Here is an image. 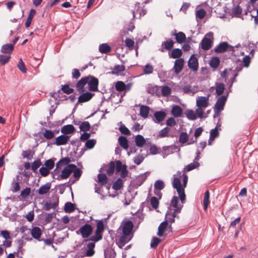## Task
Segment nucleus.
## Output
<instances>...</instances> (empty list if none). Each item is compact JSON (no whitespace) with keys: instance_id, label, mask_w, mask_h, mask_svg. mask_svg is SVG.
Instances as JSON below:
<instances>
[{"instance_id":"29","label":"nucleus","mask_w":258,"mask_h":258,"mask_svg":"<svg viewBox=\"0 0 258 258\" xmlns=\"http://www.w3.org/2000/svg\"><path fill=\"white\" fill-rule=\"evenodd\" d=\"M135 141L136 146L138 147H142L146 142L144 138L141 135H138L136 136Z\"/></svg>"},{"instance_id":"22","label":"nucleus","mask_w":258,"mask_h":258,"mask_svg":"<svg viewBox=\"0 0 258 258\" xmlns=\"http://www.w3.org/2000/svg\"><path fill=\"white\" fill-rule=\"evenodd\" d=\"M51 188V183L47 182L46 184L41 185L37 190L39 195H43L49 192Z\"/></svg>"},{"instance_id":"18","label":"nucleus","mask_w":258,"mask_h":258,"mask_svg":"<svg viewBox=\"0 0 258 258\" xmlns=\"http://www.w3.org/2000/svg\"><path fill=\"white\" fill-rule=\"evenodd\" d=\"M171 114L175 117L181 116L183 113V110L179 105H173L171 108Z\"/></svg>"},{"instance_id":"49","label":"nucleus","mask_w":258,"mask_h":258,"mask_svg":"<svg viewBox=\"0 0 258 258\" xmlns=\"http://www.w3.org/2000/svg\"><path fill=\"white\" fill-rule=\"evenodd\" d=\"M188 140V135L185 132H182L180 135L179 138V142L180 143L184 144Z\"/></svg>"},{"instance_id":"42","label":"nucleus","mask_w":258,"mask_h":258,"mask_svg":"<svg viewBox=\"0 0 258 258\" xmlns=\"http://www.w3.org/2000/svg\"><path fill=\"white\" fill-rule=\"evenodd\" d=\"M106 169V173L109 176L111 175L115 170V164L113 162H110L107 166Z\"/></svg>"},{"instance_id":"37","label":"nucleus","mask_w":258,"mask_h":258,"mask_svg":"<svg viewBox=\"0 0 258 258\" xmlns=\"http://www.w3.org/2000/svg\"><path fill=\"white\" fill-rule=\"evenodd\" d=\"M220 59L218 57H213L209 63L210 67L213 69H216L219 66Z\"/></svg>"},{"instance_id":"20","label":"nucleus","mask_w":258,"mask_h":258,"mask_svg":"<svg viewBox=\"0 0 258 258\" xmlns=\"http://www.w3.org/2000/svg\"><path fill=\"white\" fill-rule=\"evenodd\" d=\"M75 128L72 124H67L62 126L61 132L65 135L72 134L75 132Z\"/></svg>"},{"instance_id":"45","label":"nucleus","mask_w":258,"mask_h":258,"mask_svg":"<svg viewBox=\"0 0 258 258\" xmlns=\"http://www.w3.org/2000/svg\"><path fill=\"white\" fill-rule=\"evenodd\" d=\"M182 90L184 93L185 94H189L193 95L196 93L195 90L192 88L191 86L189 85L184 86L182 88Z\"/></svg>"},{"instance_id":"30","label":"nucleus","mask_w":258,"mask_h":258,"mask_svg":"<svg viewBox=\"0 0 258 258\" xmlns=\"http://www.w3.org/2000/svg\"><path fill=\"white\" fill-rule=\"evenodd\" d=\"M172 35H174L175 36V39L177 42L179 43H183L186 39V36L185 34L182 32L174 33V34H172Z\"/></svg>"},{"instance_id":"15","label":"nucleus","mask_w":258,"mask_h":258,"mask_svg":"<svg viewBox=\"0 0 258 258\" xmlns=\"http://www.w3.org/2000/svg\"><path fill=\"white\" fill-rule=\"evenodd\" d=\"M89 77L82 78L77 83L76 88L79 93H81L84 91V86L87 84Z\"/></svg>"},{"instance_id":"40","label":"nucleus","mask_w":258,"mask_h":258,"mask_svg":"<svg viewBox=\"0 0 258 258\" xmlns=\"http://www.w3.org/2000/svg\"><path fill=\"white\" fill-rule=\"evenodd\" d=\"M122 186V180L118 178L113 184L112 188L115 190H119Z\"/></svg>"},{"instance_id":"56","label":"nucleus","mask_w":258,"mask_h":258,"mask_svg":"<svg viewBox=\"0 0 258 258\" xmlns=\"http://www.w3.org/2000/svg\"><path fill=\"white\" fill-rule=\"evenodd\" d=\"M150 203L152 207L156 209L159 206V201L155 197H152L150 199Z\"/></svg>"},{"instance_id":"36","label":"nucleus","mask_w":258,"mask_h":258,"mask_svg":"<svg viewBox=\"0 0 258 258\" xmlns=\"http://www.w3.org/2000/svg\"><path fill=\"white\" fill-rule=\"evenodd\" d=\"M64 210L66 213H70L74 212L75 210V204L71 202L66 203L64 205Z\"/></svg>"},{"instance_id":"34","label":"nucleus","mask_w":258,"mask_h":258,"mask_svg":"<svg viewBox=\"0 0 258 258\" xmlns=\"http://www.w3.org/2000/svg\"><path fill=\"white\" fill-rule=\"evenodd\" d=\"M185 114L186 117L191 120H196L198 117V115L195 112L191 109H187L186 110Z\"/></svg>"},{"instance_id":"7","label":"nucleus","mask_w":258,"mask_h":258,"mask_svg":"<svg viewBox=\"0 0 258 258\" xmlns=\"http://www.w3.org/2000/svg\"><path fill=\"white\" fill-rule=\"evenodd\" d=\"M93 227L91 225L85 224L82 226L76 232L78 234L80 233L84 238H88L92 233Z\"/></svg>"},{"instance_id":"16","label":"nucleus","mask_w":258,"mask_h":258,"mask_svg":"<svg viewBox=\"0 0 258 258\" xmlns=\"http://www.w3.org/2000/svg\"><path fill=\"white\" fill-rule=\"evenodd\" d=\"M174 41L171 39H169L162 43L161 48L159 49L161 52H164L165 50H170L173 47Z\"/></svg>"},{"instance_id":"13","label":"nucleus","mask_w":258,"mask_h":258,"mask_svg":"<svg viewBox=\"0 0 258 258\" xmlns=\"http://www.w3.org/2000/svg\"><path fill=\"white\" fill-rule=\"evenodd\" d=\"M184 66V60L183 58H179L176 59L174 61V66L172 69V71H173L176 74H179Z\"/></svg>"},{"instance_id":"25","label":"nucleus","mask_w":258,"mask_h":258,"mask_svg":"<svg viewBox=\"0 0 258 258\" xmlns=\"http://www.w3.org/2000/svg\"><path fill=\"white\" fill-rule=\"evenodd\" d=\"M182 54L181 50L179 48H174L169 54L170 58H179Z\"/></svg>"},{"instance_id":"23","label":"nucleus","mask_w":258,"mask_h":258,"mask_svg":"<svg viewBox=\"0 0 258 258\" xmlns=\"http://www.w3.org/2000/svg\"><path fill=\"white\" fill-rule=\"evenodd\" d=\"M14 48V44H6L2 46L1 51L3 53L10 54L13 51Z\"/></svg>"},{"instance_id":"59","label":"nucleus","mask_w":258,"mask_h":258,"mask_svg":"<svg viewBox=\"0 0 258 258\" xmlns=\"http://www.w3.org/2000/svg\"><path fill=\"white\" fill-rule=\"evenodd\" d=\"M17 67L18 69L23 73H26L27 72V69L25 67V64L22 61V59H20L18 64Z\"/></svg>"},{"instance_id":"48","label":"nucleus","mask_w":258,"mask_h":258,"mask_svg":"<svg viewBox=\"0 0 258 258\" xmlns=\"http://www.w3.org/2000/svg\"><path fill=\"white\" fill-rule=\"evenodd\" d=\"M43 136L47 140L52 139L54 137V133L51 130H45V132L43 133Z\"/></svg>"},{"instance_id":"57","label":"nucleus","mask_w":258,"mask_h":258,"mask_svg":"<svg viewBox=\"0 0 258 258\" xmlns=\"http://www.w3.org/2000/svg\"><path fill=\"white\" fill-rule=\"evenodd\" d=\"M153 72V68L151 64H147L144 69V73L145 74H151Z\"/></svg>"},{"instance_id":"58","label":"nucleus","mask_w":258,"mask_h":258,"mask_svg":"<svg viewBox=\"0 0 258 258\" xmlns=\"http://www.w3.org/2000/svg\"><path fill=\"white\" fill-rule=\"evenodd\" d=\"M119 130L123 135H130L131 134L130 130L124 124H121L120 126Z\"/></svg>"},{"instance_id":"10","label":"nucleus","mask_w":258,"mask_h":258,"mask_svg":"<svg viewBox=\"0 0 258 258\" xmlns=\"http://www.w3.org/2000/svg\"><path fill=\"white\" fill-rule=\"evenodd\" d=\"M188 67L192 71H198L199 68L198 59L195 54H192L188 60Z\"/></svg>"},{"instance_id":"35","label":"nucleus","mask_w":258,"mask_h":258,"mask_svg":"<svg viewBox=\"0 0 258 258\" xmlns=\"http://www.w3.org/2000/svg\"><path fill=\"white\" fill-rule=\"evenodd\" d=\"M210 192L209 190H207L204 195V200H203V203H204V210L206 211L207 210L208 205L210 203Z\"/></svg>"},{"instance_id":"26","label":"nucleus","mask_w":258,"mask_h":258,"mask_svg":"<svg viewBox=\"0 0 258 258\" xmlns=\"http://www.w3.org/2000/svg\"><path fill=\"white\" fill-rule=\"evenodd\" d=\"M19 180V175H17L16 176V180L14 179L12 182L11 186L12 188L11 189V191L14 193L18 191L20 189V186L18 182Z\"/></svg>"},{"instance_id":"62","label":"nucleus","mask_w":258,"mask_h":258,"mask_svg":"<svg viewBox=\"0 0 258 258\" xmlns=\"http://www.w3.org/2000/svg\"><path fill=\"white\" fill-rule=\"evenodd\" d=\"M219 136V132L217 126H216L214 129L210 131V139H215Z\"/></svg>"},{"instance_id":"31","label":"nucleus","mask_w":258,"mask_h":258,"mask_svg":"<svg viewBox=\"0 0 258 258\" xmlns=\"http://www.w3.org/2000/svg\"><path fill=\"white\" fill-rule=\"evenodd\" d=\"M216 93L218 96L222 95L225 90L224 84L221 83H216L215 84Z\"/></svg>"},{"instance_id":"51","label":"nucleus","mask_w":258,"mask_h":258,"mask_svg":"<svg viewBox=\"0 0 258 258\" xmlns=\"http://www.w3.org/2000/svg\"><path fill=\"white\" fill-rule=\"evenodd\" d=\"M171 88L167 86H163L161 89V93L164 96H168L171 94Z\"/></svg>"},{"instance_id":"63","label":"nucleus","mask_w":258,"mask_h":258,"mask_svg":"<svg viewBox=\"0 0 258 258\" xmlns=\"http://www.w3.org/2000/svg\"><path fill=\"white\" fill-rule=\"evenodd\" d=\"M169 128L167 127H165L162 129L159 132L158 136L160 138L165 137L167 136L168 133L169 132Z\"/></svg>"},{"instance_id":"11","label":"nucleus","mask_w":258,"mask_h":258,"mask_svg":"<svg viewBox=\"0 0 258 258\" xmlns=\"http://www.w3.org/2000/svg\"><path fill=\"white\" fill-rule=\"evenodd\" d=\"M87 83L89 86V90L94 92L98 91L99 81L96 78L93 76L89 77V81Z\"/></svg>"},{"instance_id":"43","label":"nucleus","mask_w":258,"mask_h":258,"mask_svg":"<svg viewBox=\"0 0 258 258\" xmlns=\"http://www.w3.org/2000/svg\"><path fill=\"white\" fill-rule=\"evenodd\" d=\"M98 182L101 184L104 185L107 183L108 178L105 174L99 173L98 175Z\"/></svg>"},{"instance_id":"55","label":"nucleus","mask_w":258,"mask_h":258,"mask_svg":"<svg viewBox=\"0 0 258 258\" xmlns=\"http://www.w3.org/2000/svg\"><path fill=\"white\" fill-rule=\"evenodd\" d=\"M96 141L95 139L88 140L85 143V146L87 149H92L96 144Z\"/></svg>"},{"instance_id":"61","label":"nucleus","mask_w":258,"mask_h":258,"mask_svg":"<svg viewBox=\"0 0 258 258\" xmlns=\"http://www.w3.org/2000/svg\"><path fill=\"white\" fill-rule=\"evenodd\" d=\"M206 14V12L203 9H200L196 12V17L200 19H203Z\"/></svg>"},{"instance_id":"64","label":"nucleus","mask_w":258,"mask_h":258,"mask_svg":"<svg viewBox=\"0 0 258 258\" xmlns=\"http://www.w3.org/2000/svg\"><path fill=\"white\" fill-rule=\"evenodd\" d=\"M39 173L42 176L45 177L49 174L50 170L45 167H41L39 169Z\"/></svg>"},{"instance_id":"33","label":"nucleus","mask_w":258,"mask_h":258,"mask_svg":"<svg viewBox=\"0 0 258 258\" xmlns=\"http://www.w3.org/2000/svg\"><path fill=\"white\" fill-rule=\"evenodd\" d=\"M35 14L36 11L35 10L31 9L30 11L29 15L27 18V20L25 23V26L26 28H28L30 26L32 21L33 17L35 15Z\"/></svg>"},{"instance_id":"3","label":"nucleus","mask_w":258,"mask_h":258,"mask_svg":"<svg viewBox=\"0 0 258 258\" xmlns=\"http://www.w3.org/2000/svg\"><path fill=\"white\" fill-rule=\"evenodd\" d=\"M209 95L205 96H198L196 99V106L198 108L196 109L198 117L202 118L203 117L204 109L209 106Z\"/></svg>"},{"instance_id":"53","label":"nucleus","mask_w":258,"mask_h":258,"mask_svg":"<svg viewBox=\"0 0 258 258\" xmlns=\"http://www.w3.org/2000/svg\"><path fill=\"white\" fill-rule=\"evenodd\" d=\"M41 165V162L40 159H37L34 161L31 165V169L33 171L35 172L37 169Z\"/></svg>"},{"instance_id":"44","label":"nucleus","mask_w":258,"mask_h":258,"mask_svg":"<svg viewBox=\"0 0 258 258\" xmlns=\"http://www.w3.org/2000/svg\"><path fill=\"white\" fill-rule=\"evenodd\" d=\"M200 164L199 162H193L189 164L187 166H186L184 169L186 170V171H190L195 168H196L197 167L199 166Z\"/></svg>"},{"instance_id":"46","label":"nucleus","mask_w":258,"mask_h":258,"mask_svg":"<svg viewBox=\"0 0 258 258\" xmlns=\"http://www.w3.org/2000/svg\"><path fill=\"white\" fill-rule=\"evenodd\" d=\"M161 242V240L160 239L156 237H154L151 240L150 246L152 248H155Z\"/></svg>"},{"instance_id":"21","label":"nucleus","mask_w":258,"mask_h":258,"mask_svg":"<svg viewBox=\"0 0 258 258\" xmlns=\"http://www.w3.org/2000/svg\"><path fill=\"white\" fill-rule=\"evenodd\" d=\"M31 234L32 236L38 240V241H40V238L42 235V232L40 228L38 227H34L32 228L31 230Z\"/></svg>"},{"instance_id":"14","label":"nucleus","mask_w":258,"mask_h":258,"mask_svg":"<svg viewBox=\"0 0 258 258\" xmlns=\"http://www.w3.org/2000/svg\"><path fill=\"white\" fill-rule=\"evenodd\" d=\"M70 136L65 135H61L55 138L54 144L56 146L64 145L67 144L70 139Z\"/></svg>"},{"instance_id":"54","label":"nucleus","mask_w":258,"mask_h":258,"mask_svg":"<svg viewBox=\"0 0 258 258\" xmlns=\"http://www.w3.org/2000/svg\"><path fill=\"white\" fill-rule=\"evenodd\" d=\"M45 167L48 168L49 170L53 169L54 166V161L53 159L47 160L45 162Z\"/></svg>"},{"instance_id":"41","label":"nucleus","mask_w":258,"mask_h":258,"mask_svg":"<svg viewBox=\"0 0 258 258\" xmlns=\"http://www.w3.org/2000/svg\"><path fill=\"white\" fill-rule=\"evenodd\" d=\"M115 87L116 90L119 92L126 90L125 84L122 81H117L115 84Z\"/></svg>"},{"instance_id":"6","label":"nucleus","mask_w":258,"mask_h":258,"mask_svg":"<svg viewBox=\"0 0 258 258\" xmlns=\"http://www.w3.org/2000/svg\"><path fill=\"white\" fill-rule=\"evenodd\" d=\"M76 165L74 164L68 165L62 171L60 175H58L55 179L62 180L66 179L69 177L72 172L76 168Z\"/></svg>"},{"instance_id":"52","label":"nucleus","mask_w":258,"mask_h":258,"mask_svg":"<svg viewBox=\"0 0 258 258\" xmlns=\"http://www.w3.org/2000/svg\"><path fill=\"white\" fill-rule=\"evenodd\" d=\"M125 164H122V162L120 160H117L115 162V168L117 173L121 171L124 168Z\"/></svg>"},{"instance_id":"12","label":"nucleus","mask_w":258,"mask_h":258,"mask_svg":"<svg viewBox=\"0 0 258 258\" xmlns=\"http://www.w3.org/2000/svg\"><path fill=\"white\" fill-rule=\"evenodd\" d=\"M149 174V172H146L144 173L141 174L138 176L134 180L133 183L135 186L138 187L141 185L145 180L147 179L148 175Z\"/></svg>"},{"instance_id":"24","label":"nucleus","mask_w":258,"mask_h":258,"mask_svg":"<svg viewBox=\"0 0 258 258\" xmlns=\"http://www.w3.org/2000/svg\"><path fill=\"white\" fill-rule=\"evenodd\" d=\"M150 107L146 105H140V115L144 118H146L148 117L149 113Z\"/></svg>"},{"instance_id":"28","label":"nucleus","mask_w":258,"mask_h":258,"mask_svg":"<svg viewBox=\"0 0 258 258\" xmlns=\"http://www.w3.org/2000/svg\"><path fill=\"white\" fill-rule=\"evenodd\" d=\"M111 50V47L107 43H102L99 46V51L101 53H107Z\"/></svg>"},{"instance_id":"27","label":"nucleus","mask_w":258,"mask_h":258,"mask_svg":"<svg viewBox=\"0 0 258 258\" xmlns=\"http://www.w3.org/2000/svg\"><path fill=\"white\" fill-rule=\"evenodd\" d=\"M118 142L121 147L125 150H127L128 148V141L125 137L120 136L118 139Z\"/></svg>"},{"instance_id":"2","label":"nucleus","mask_w":258,"mask_h":258,"mask_svg":"<svg viewBox=\"0 0 258 258\" xmlns=\"http://www.w3.org/2000/svg\"><path fill=\"white\" fill-rule=\"evenodd\" d=\"M133 228V223L131 221L125 222L122 225V233L119 238L118 242L122 246L128 242L132 237L131 232Z\"/></svg>"},{"instance_id":"47","label":"nucleus","mask_w":258,"mask_h":258,"mask_svg":"<svg viewBox=\"0 0 258 258\" xmlns=\"http://www.w3.org/2000/svg\"><path fill=\"white\" fill-rule=\"evenodd\" d=\"M11 56L6 55L4 54H0V63L1 65L4 66L6 64L10 59Z\"/></svg>"},{"instance_id":"17","label":"nucleus","mask_w":258,"mask_h":258,"mask_svg":"<svg viewBox=\"0 0 258 258\" xmlns=\"http://www.w3.org/2000/svg\"><path fill=\"white\" fill-rule=\"evenodd\" d=\"M166 114L163 111H157L154 113L155 119L154 121L155 123H160L165 118Z\"/></svg>"},{"instance_id":"19","label":"nucleus","mask_w":258,"mask_h":258,"mask_svg":"<svg viewBox=\"0 0 258 258\" xmlns=\"http://www.w3.org/2000/svg\"><path fill=\"white\" fill-rule=\"evenodd\" d=\"M94 94L90 92L82 93L78 98L79 103H83L89 101L94 96Z\"/></svg>"},{"instance_id":"9","label":"nucleus","mask_w":258,"mask_h":258,"mask_svg":"<svg viewBox=\"0 0 258 258\" xmlns=\"http://www.w3.org/2000/svg\"><path fill=\"white\" fill-rule=\"evenodd\" d=\"M226 100V95H222L218 98L215 104V110H216L218 112L223 110Z\"/></svg>"},{"instance_id":"50","label":"nucleus","mask_w":258,"mask_h":258,"mask_svg":"<svg viewBox=\"0 0 258 258\" xmlns=\"http://www.w3.org/2000/svg\"><path fill=\"white\" fill-rule=\"evenodd\" d=\"M33 155L32 151L30 150L24 151L22 152V156L24 158H26L29 160H31L33 158Z\"/></svg>"},{"instance_id":"38","label":"nucleus","mask_w":258,"mask_h":258,"mask_svg":"<svg viewBox=\"0 0 258 258\" xmlns=\"http://www.w3.org/2000/svg\"><path fill=\"white\" fill-rule=\"evenodd\" d=\"M91 125L89 122L87 121L81 122L80 124V130L82 132H86L89 131Z\"/></svg>"},{"instance_id":"1","label":"nucleus","mask_w":258,"mask_h":258,"mask_svg":"<svg viewBox=\"0 0 258 258\" xmlns=\"http://www.w3.org/2000/svg\"><path fill=\"white\" fill-rule=\"evenodd\" d=\"M188 181V176L185 173H182L181 171H177L176 174H174L172 181V185L178 194L179 198L181 204H178V199L177 197L173 196L170 204V206L174 208L173 212L170 208H168L166 215V221L169 223H173L175 221V218H179L176 214L179 213L183 207L182 204L185 201V194L184 188L186 186Z\"/></svg>"},{"instance_id":"8","label":"nucleus","mask_w":258,"mask_h":258,"mask_svg":"<svg viewBox=\"0 0 258 258\" xmlns=\"http://www.w3.org/2000/svg\"><path fill=\"white\" fill-rule=\"evenodd\" d=\"M227 50L234 51V47L230 45L227 42H222L220 43L214 48V51L217 53H223Z\"/></svg>"},{"instance_id":"4","label":"nucleus","mask_w":258,"mask_h":258,"mask_svg":"<svg viewBox=\"0 0 258 258\" xmlns=\"http://www.w3.org/2000/svg\"><path fill=\"white\" fill-rule=\"evenodd\" d=\"M103 220L104 219H102L98 221L95 235L91 236L88 240L96 242L102 238V233L104 230Z\"/></svg>"},{"instance_id":"60","label":"nucleus","mask_w":258,"mask_h":258,"mask_svg":"<svg viewBox=\"0 0 258 258\" xmlns=\"http://www.w3.org/2000/svg\"><path fill=\"white\" fill-rule=\"evenodd\" d=\"M61 90L67 94H70L74 92V89L70 88L68 85H64L62 86Z\"/></svg>"},{"instance_id":"39","label":"nucleus","mask_w":258,"mask_h":258,"mask_svg":"<svg viewBox=\"0 0 258 258\" xmlns=\"http://www.w3.org/2000/svg\"><path fill=\"white\" fill-rule=\"evenodd\" d=\"M164 182L162 180L158 179L154 183V190H161L164 187Z\"/></svg>"},{"instance_id":"5","label":"nucleus","mask_w":258,"mask_h":258,"mask_svg":"<svg viewBox=\"0 0 258 258\" xmlns=\"http://www.w3.org/2000/svg\"><path fill=\"white\" fill-rule=\"evenodd\" d=\"M213 33L209 32L207 33L202 40L200 46L201 48L204 50H209L212 46V40L211 38H213Z\"/></svg>"},{"instance_id":"32","label":"nucleus","mask_w":258,"mask_h":258,"mask_svg":"<svg viewBox=\"0 0 258 258\" xmlns=\"http://www.w3.org/2000/svg\"><path fill=\"white\" fill-rule=\"evenodd\" d=\"M168 223L166 221L162 222L158 227L157 235L161 237L163 235L164 232L167 226Z\"/></svg>"}]
</instances>
